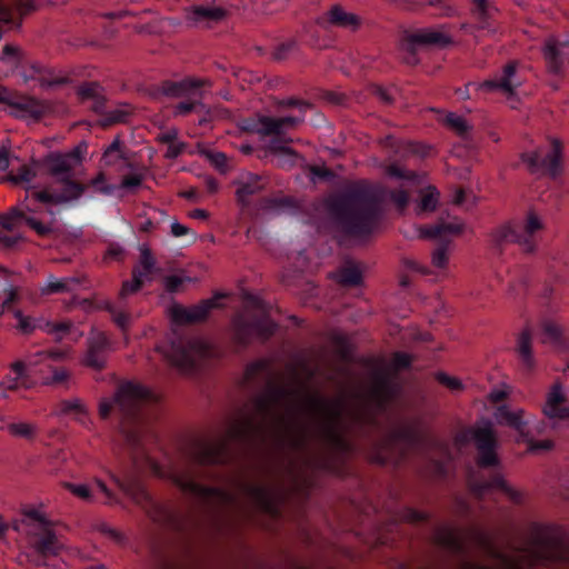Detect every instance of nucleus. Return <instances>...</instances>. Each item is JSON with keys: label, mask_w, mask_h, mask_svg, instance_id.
I'll return each instance as SVG.
<instances>
[{"label": "nucleus", "mask_w": 569, "mask_h": 569, "mask_svg": "<svg viewBox=\"0 0 569 569\" xmlns=\"http://www.w3.org/2000/svg\"><path fill=\"white\" fill-rule=\"evenodd\" d=\"M260 375L269 380L264 393L252 398L250 407L240 408L229 423L226 438L197 439L190 450L191 460L199 466L224 465L232 458L229 442H236L244 448H253L262 441L270 420L277 419L287 423L278 416L276 408L290 397L287 388L271 381L272 370L268 360L250 362L244 370V380L254 381Z\"/></svg>", "instance_id": "f257e3e1"}, {"label": "nucleus", "mask_w": 569, "mask_h": 569, "mask_svg": "<svg viewBox=\"0 0 569 569\" xmlns=\"http://www.w3.org/2000/svg\"><path fill=\"white\" fill-rule=\"evenodd\" d=\"M153 400L150 390L136 382H124L117 389L112 400L102 399L99 415L108 419L113 409L117 410L120 422V436L123 442V453L119 455L123 479L112 475L113 481L128 495L134 496L151 520L159 525L176 521V513L168 506L154 501L139 485L138 472L141 465L148 460L139 431L133 425L141 420L142 408Z\"/></svg>", "instance_id": "f03ea898"}, {"label": "nucleus", "mask_w": 569, "mask_h": 569, "mask_svg": "<svg viewBox=\"0 0 569 569\" xmlns=\"http://www.w3.org/2000/svg\"><path fill=\"white\" fill-rule=\"evenodd\" d=\"M351 420L355 435L369 442L375 450V461L381 465L395 455L405 458L410 449L427 441L425 435L413 426L402 425L385 429L378 413L371 409L352 412Z\"/></svg>", "instance_id": "7ed1b4c3"}, {"label": "nucleus", "mask_w": 569, "mask_h": 569, "mask_svg": "<svg viewBox=\"0 0 569 569\" xmlns=\"http://www.w3.org/2000/svg\"><path fill=\"white\" fill-rule=\"evenodd\" d=\"M329 212L342 233L366 238L379 224L380 200L370 186L356 184L331 200Z\"/></svg>", "instance_id": "20e7f679"}, {"label": "nucleus", "mask_w": 569, "mask_h": 569, "mask_svg": "<svg viewBox=\"0 0 569 569\" xmlns=\"http://www.w3.org/2000/svg\"><path fill=\"white\" fill-rule=\"evenodd\" d=\"M467 536L486 557L497 561V566H490L471 559L466 538L456 528L449 526L438 527L433 535V542L446 552L458 557L461 569H526L515 557L499 549L488 532L473 528L469 530Z\"/></svg>", "instance_id": "39448f33"}, {"label": "nucleus", "mask_w": 569, "mask_h": 569, "mask_svg": "<svg viewBox=\"0 0 569 569\" xmlns=\"http://www.w3.org/2000/svg\"><path fill=\"white\" fill-rule=\"evenodd\" d=\"M87 149V144L81 142L68 152H50L43 159V167L56 179L58 187L42 190L27 188L26 200L62 204L79 199L87 190V186L73 179V171L81 164Z\"/></svg>", "instance_id": "423d86ee"}, {"label": "nucleus", "mask_w": 569, "mask_h": 569, "mask_svg": "<svg viewBox=\"0 0 569 569\" xmlns=\"http://www.w3.org/2000/svg\"><path fill=\"white\" fill-rule=\"evenodd\" d=\"M305 409L316 423L317 435L332 451L341 457H348L359 450L358 445L347 437L342 400L310 395L307 397Z\"/></svg>", "instance_id": "0eeeda50"}, {"label": "nucleus", "mask_w": 569, "mask_h": 569, "mask_svg": "<svg viewBox=\"0 0 569 569\" xmlns=\"http://www.w3.org/2000/svg\"><path fill=\"white\" fill-rule=\"evenodd\" d=\"M527 553L532 563L569 566V539L559 529L536 525Z\"/></svg>", "instance_id": "6e6552de"}, {"label": "nucleus", "mask_w": 569, "mask_h": 569, "mask_svg": "<svg viewBox=\"0 0 569 569\" xmlns=\"http://www.w3.org/2000/svg\"><path fill=\"white\" fill-rule=\"evenodd\" d=\"M543 228L540 218L529 211L523 226L506 222L495 228L490 241L496 253L501 254L505 246L517 243L525 252H533L537 247V232Z\"/></svg>", "instance_id": "1a4fd4ad"}, {"label": "nucleus", "mask_w": 569, "mask_h": 569, "mask_svg": "<svg viewBox=\"0 0 569 569\" xmlns=\"http://www.w3.org/2000/svg\"><path fill=\"white\" fill-rule=\"evenodd\" d=\"M174 485L209 509L218 510L236 503V496L226 488L206 486L198 481V475L192 470H183L173 477Z\"/></svg>", "instance_id": "9d476101"}, {"label": "nucleus", "mask_w": 569, "mask_h": 569, "mask_svg": "<svg viewBox=\"0 0 569 569\" xmlns=\"http://www.w3.org/2000/svg\"><path fill=\"white\" fill-rule=\"evenodd\" d=\"M27 211L33 210L29 206H26V210L11 208L8 213L0 216V227L11 232V234L0 233L1 248L12 249L23 240V234L20 231L22 226H28L40 237H47L53 232L51 223H43L28 214Z\"/></svg>", "instance_id": "9b49d317"}, {"label": "nucleus", "mask_w": 569, "mask_h": 569, "mask_svg": "<svg viewBox=\"0 0 569 569\" xmlns=\"http://www.w3.org/2000/svg\"><path fill=\"white\" fill-rule=\"evenodd\" d=\"M521 160L531 173L558 178L562 172V144L558 139H552L548 147L538 148L530 152H523Z\"/></svg>", "instance_id": "f8f14e48"}, {"label": "nucleus", "mask_w": 569, "mask_h": 569, "mask_svg": "<svg viewBox=\"0 0 569 569\" xmlns=\"http://www.w3.org/2000/svg\"><path fill=\"white\" fill-rule=\"evenodd\" d=\"M207 353L206 343L183 337L173 339L163 351L168 362L183 373L193 372L197 369L198 359Z\"/></svg>", "instance_id": "ddd939ff"}, {"label": "nucleus", "mask_w": 569, "mask_h": 569, "mask_svg": "<svg viewBox=\"0 0 569 569\" xmlns=\"http://www.w3.org/2000/svg\"><path fill=\"white\" fill-rule=\"evenodd\" d=\"M462 224L459 222L439 221L431 226L420 228V236L428 239H439L431 254V263L437 269H445L448 263V253L451 241L446 239L447 234H459Z\"/></svg>", "instance_id": "4468645a"}, {"label": "nucleus", "mask_w": 569, "mask_h": 569, "mask_svg": "<svg viewBox=\"0 0 569 569\" xmlns=\"http://www.w3.org/2000/svg\"><path fill=\"white\" fill-rule=\"evenodd\" d=\"M233 326L234 339L242 347H247L253 337L264 342L269 340L278 329V325L267 315L254 316L251 319L239 317L234 320Z\"/></svg>", "instance_id": "2eb2a0df"}, {"label": "nucleus", "mask_w": 569, "mask_h": 569, "mask_svg": "<svg viewBox=\"0 0 569 569\" xmlns=\"http://www.w3.org/2000/svg\"><path fill=\"white\" fill-rule=\"evenodd\" d=\"M142 271L139 268H133L132 280H126L119 295V303L116 305L111 301L103 302V309L108 311L114 323L122 330H127L131 322V316L124 308V299L127 296L139 291L143 284Z\"/></svg>", "instance_id": "dca6fc26"}, {"label": "nucleus", "mask_w": 569, "mask_h": 569, "mask_svg": "<svg viewBox=\"0 0 569 569\" xmlns=\"http://www.w3.org/2000/svg\"><path fill=\"white\" fill-rule=\"evenodd\" d=\"M303 117H282L273 118L268 116H257L253 118L244 119L242 129L249 132H254L260 136L279 134L284 128H292L302 122Z\"/></svg>", "instance_id": "f3484780"}, {"label": "nucleus", "mask_w": 569, "mask_h": 569, "mask_svg": "<svg viewBox=\"0 0 569 569\" xmlns=\"http://www.w3.org/2000/svg\"><path fill=\"white\" fill-rule=\"evenodd\" d=\"M477 449V465L480 468H495L500 465L496 452L498 441L491 426L478 428L473 433Z\"/></svg>", "instance_id": "a211bd4d"}, {"label": "nucleus", "mask_w": 569, "mask_h": 569, "mask_svg": "<svg viewBox=\"0 0 569 569\" xmlns=\"http://www.w3.org/2000/svg\"><path fill=\"white\" fill-rule=\"evenodd\" d=\"M223 297V295L217 293L210 299L201 300L198 305H194L191 308L173 305L170 310L171 318L177 323H196L203 321L212 309L220 307L218 301Z\"/></svg>", "instance_id": "6ab92c4d"}, {"label": "nucleus", "mask_w": 569, "mask_h": 569, "mask_svg": "<svg viewBox=\"0 0 569 569\" xmlns=\"http://www.w3.org/2000/svg\"><path fill=\"white\" fill-rule=\"evenodd\" d=\"M27 539L30 547L41 557H50L59 555L62 545L58 540L56 532L51 526L27 529Z\"/></svg>", "instance_id": "aec40b11"}, {"label": "nucleus", "mask_w": 569, "mask_h": 569, "mask_svg": "<svg viewBox=\"0 0 569 569\" xmlns=\"http://www.w3.org/2000/svg\"><path fill=\"white\" fill-rule=\"evenodd\" d=\"M227 17V10L214 4H198L186 9L184 20L190 27H211Z\"/></svg>", "instance_id": "412c9836"}, {"label": "nucleus", "mask_w": 569, "mask_h": 569, "mask_svg": "<svg viewBox=\"0 0 569 569\" xmlns=\"http://www.w3.org/2000/svg\"><path fill=\"white\" fill-rule=\"evenodd\" d=\"M202 86V81L193 79H183L181 81L164 80L150 88V96L154 99L183 98L193 93Z\"/></svg>", "instance_id": "4be33fe9"}, {"label": "nucleus", "mask_w": 569, "mask_h": 569, "mask_svg": "<svg viewBox=\"0 0 569 569\" xmlns=\"http://www.w3.org/2000/svg\"><path fill=\"white\" fill-rule=\"evenodd\" d=\"M237 186L236 198L242 208L250 206V199L266 189V179L257 173L242 172L233 181Z\"/></svg>", "instance_id": "5701e85b"}, {"label": "nucleus", "mask_w": 569, "mask_h": 569, "mask_svg": "<svg viewBox=\"0 0 569 569\" xmlns=\"http://www.w3.org/2000/svg\"><path fill=\"white\" fill-rule=\"evenodd\" d=\"M317 24L326 30L331 27L357 30L361 20L357 14L347 12L341 6L335 4L328 12L317 19Z\"/></svg>", "instance_id": "b1692460"}, {"label": "nucleus", "mask_w": 569, "mask_h": 569, "mask_svg": "<svg viewBox=\"0 0 569 569\" xmlns=\"http://www.w3.org/2000/svg\"><path fill=\"white\" fill-rule=\"evenodd\" d=\"M407 49L413 53L417 47H447L451 39L446 33L435 29H420L405 38Z\"/></svg>", "instance_id": "393cba45"}, {"label": "nucleus", "mask_w": 569, "mask_h": 569, "mask_svg": "<svg viewBox=\"0 0 569 569\" xmlns=\"http://www.w3.org/2000/svg\"><path fill=\"white\" fill-rule=\"evenodd\" d=\"M243 490L253 500L256 506L273 518L279 517L280 511L273 490L260 483H244Z\"/></svg>", "instance_id": "a878e982"}, {"label": "nucleus", "mask_w": 569, "mask_h": 569, "mask_svg": "<svg viewBox=\"0 0 569 569\" xmlns=\"http://www.w3.org/2000/svg\"><path fill=\"white\" fill-rule=\"evenodd\" d=\"M109 339L103 332H97L88 339V349L84 363L96 370H101L106 365L109 350Z\"/></svg>", "instance_id": "bb28decb"}, {"label": "nucleus", "mask_w": 569, "mask_h": 569, "mask_svg": "<svg viewBox=\"0 0 569 569\" xmlns=\"http://www.w3.org/2000/svg\"><path fill=\"white\" fill-rule=\"evenodd\" d=\"M567 398L562 392V385L556 382L547 395V401L543 407V413L551 419H561L569 421V406L566 405Z\"/></svg>", "instance_id": "cd10ccee"}, {"label": "nucleus", "mask_w": 569, "mask_h": 569, "mask_svg": "<svg viewBox=\"0 0 569 569\" xmlns=\"http://www.w3.org/2000/svg\"><path fill=\"white\" fill-rule=\"evenodd\" d=\"M566 42L558 41L555 37H549L543 46V58L549 72L559 74L565 67L566 54L562 47Z\"/></svg>", "instance_id": "c85d7f7f"}, {"label": "nucleus", "mask_w": 569, "mask_h": 569, "mask_svg": "<svg viewBox=\"0 0 569 569\" xmlns=\"http://www.w3.org/2000/svg\"><path fill=\"white\" fill-rule=\"evenodd\" d=\"M517 61L508 62L499 78L487 80L482 83V87L487 90H501L506 93H513L515 89L520 84L516 81L517 73Z\"/></svg>", "instance_id": "c756f323"}, {"label": "nucleus", "mask_w": 569, "mask_h": 569, "mask_svg": "<svg viewBox=\"0 0 569 569\" xmlns=\"http://www.w3.org/2000/svg\"><path fill=\"white\" fill-rule=\"evenodd\" d=\"M16 317L19 320L18 328L23 333H31L36 328H38V325L36 323V321L32 318L23 317L21 315V312H17ZM39 328H41L42 330H44L46 332H48L50 335H54L58 340H61L70 331L71 323H69V322L53 323V322L47 321L43 327L39 325Z\"/></svg>", "instance_id": "7c9ffc66"}, {"label": "nucleus", "mask_w": 569, "mask_h": 569, "mask_svg": "<svg viewBox=\"0 0 569 569\" xmlns=\"http://www.w3.org/2000/svg\"><path fill=\"white\" fill-rule=\"evenodd\" d=\"M11 370L16 373L14 377L7 376L0 382V389L4 391H16L20 387L30 389L33 386L32 379L29 377L26 370V363L23 361H16L11 365Z\"/></svg>", "instance_id": "2f4dec72"}, {"label": "nucleus", "mask_w": 569, "mask_h": 569, "mask_svg": "<svg viewBox=\"0 0 569 569\" xmlns=\"http://www.w3.org/2000/svg\"><path fill=\"white\" fill-rule=\"evenodd\" d=\"M516 351L523 369L531 371L536 366V360L532 353V333L530 329L526 328L519 333Z\"/></svg>", "instance_id": "473e14b6"}, {"label": "nucleus", "mask_w": 569, "mask_h": 569, "mask_svg": "<svg viewBox=\"0 0 569 569\" xmlns=\"http://www.w3.org/2000/svg\"><path fill=\"white\" fill-rule=\"evenodd\" d=\"M496 418L499 423L515 429L521 437L527 436L528 421L523 419V410L511 411L507 406H500L497 409Z\"/></svg>", "instance_id": "72a5a7b5"}, {"label": "nucleus", "mask_w": 569, "mask_h": 569, "mask_svg": "<svg viewBox=\"0 0 569 569\" xmlns=\"http://www.w3.org/2000/svg\"><path fill=\"white\" fill-rule=\"evenodd\" d=\"M66 356L67 351L60 349L41 350L27 356L26 360L22 361L26 363V370L31 378L32 373L41 372V370L37 369L39 365L46 361H60L63 360Z\"/></svg>", "instance_id": "f704fd0d"}, {"label": "nucleus", "mask_w": 569, "mask_h": 569, "mask_svg": "<svg viewBox=\"0 0 569 569\" xmlns=\"http://www.w3.org/2000/svg\"><path fill=\"white\" fill-rule=\"evenodd\" d=\"M80 284V279L77 277H66L58 279L53 276H49L43 287H41V293L44 296L58 295V293H70L74 291Z\"/></svg>", "instance_id": "c9c22d12"}, {"label": "nucleus", "mask_w": 569, "mask_h": 569, "mask_svg": "<svg viewBox=\"0 0 569 569\" xmlns=\"http://www.w3.org/2000/svg\"><path fill=\"white\" fill-rule=\"evenodd\" d=\"M102 88L97 82H86L78 88V96L81 100H92L93 110L102 112L106 106V98L102 94Z\"/></svg>", "instance_id": "e433bc0d"}, {"label": "nucleus", "mask_w": 569, "mask_h": 569, "mask_svg": "<svg viewBox=\"0 0 569 569\" xmlns=\"http://www.w3.org/2000/svg\"><path fill=\"white\" fill-rule=\"evenodd\" d=\"M490 489H499L507 493L515 501H518L520 498V495L511 487H509L500 473H493L489 480H483L476 485V490L479 495H482Z\"/></svg>", "instance_id": "4c0bfd02"}, {"label": "nucleus", "mask_w": 569, "mask_h": 569, "mask_svg": "<svg viewBox=\"0 0 569 569\" xmlns=\"http://www.w3.org/2000/svg\"><path fill=\"white\" fill-rule=\"evenodd\" d=\"M398 388L388 379H381L375 390L376 406L379 411H385L388 405L397 396Z\"/></svg>", "instance_id": "58836bf2"}, {"label": "nucleus", "mask_w": 569, "mask_h": 569, "mask_svg": "<svg viewBox=\"0 0 569 569\" xmlns=\"http://www.w3.org/2000/svg\"><path fill=\"white\" fill-rule=\"evenodd\" d=\"M338 281L345 287H358L362 282V272L353 262H347L339 270Z\"/></svg>", "instance_id": "ea45409f"}, {"label": "nucleus", "mask_w": 569, "mask_h": 569, "mask_svg": "<svg viewBox=\"0 0 569 569\" xmlns=\"http://www.w3.org/2000/svg\"><path fill=\"white\" fill-rule=\"evenodd\" d=\"M290 429L293 432L291 438V445L295 449H305L310 438V429L306 425L295 421L290 425Z\"/></svg>", "instance_id": "a19ab883"}, {"label": "nucleus", "mask_w": 569, "mask_h": 569, "mask_svg": "<svg viewBox=\"0 0 569 569\" xmlns=\"http://www.w3.org/2000/svg\"><path fill=\"white\" fill-rule=\"evenodd\" d=\"M542 341L550 342L557 347H563L562 329L552 321H545L542 323Z\"/></svg>", "instance_id": "79ce46f5"}, {"label": "nucleus", "mask_w": 569, "mask_h": 569, "mask_svg": "<svg viewBox=\"0 0 569 569\" xmlns=\"http://www.w3.org/2000/svg\"><path fill=\"white\" fill-rule=\"evenodd\" d=\"M295 201L290 197H263L260 199V209L266 211H278L283 208H293Z\"/></svg>", "instance_id": "37998d69"}, {"label": "nucleus", "mask_w": 569, "mask_h": 569, "mask_svg": "<svg viewBox=\"0 0 569 569\" xmlns=\"http://www.w3.org/2000/svg\"><path fill=\"white\" fill-rule=\"evenodd\" d=\"M23 517L22 525L26 526V530L29 528H38V525H42L43 527L51 526V522L37 509L26 510Z\"/></svg>", "instance_id": "c03bdc74"}, {"label": "nucleus", "mask_w": 569, "mask_h": 569, "mask_svg": "<svg viewBox=\"0 0 569 569\" xmlns=\"http://www.w3.org/2000/svg\"><path fill=\"white\" fill-rule=\"evenodd\" d=\"M289 0H254L253 9L261 13L271 14L284 8Z\"/></svg>", "instance_id": "a18cd8bd"}, {"label": "nucleus", "mask_w": 569, "mask_h": 569, "mask_svg": "<svg viewBox=\"0 0 569 569\" xmlns=\"http://www.w3.org/2000/svg\"><path fill=\"white\" fill-rule=\"evenodd\" d=\"M439 193L435 187H429L426 192L421 194L419 202L420 211H433L438 204Z\"/></svg>", "instance_id": "49530a36"}, {"label": "nucleus", "mask_w": 569, "mask_h": 569, "mask_svg": "<svg viewBox=\"0 0 569 569\" xmlns=\"http://www.w3.org/2000/svg\"><path fill=\"white\" fill-rule=\"evenodd\" d=\"M156 260L148 248H142L140 252V266L138 267L142 271V278H149L154 271Z\"/></svg>", "instance_id": "de8ad7c7"}, {"label": "nucleus", "mask_w": 569, "mask_h": 569, "mask_svg": "<svg viewBox=\"0 0 569 569\" xmlns=\"http://www.w3.org/2000/svg\"><path fill=\"white\" fill-rule=\"evenodd\" d=\"M7 430L16 437H21L26 439H32L36 433V428L30 423H8Z\"/></svg>", "instance_id": "09e8293b"}, {"label": "nucleus", "mask_w": 569, "mask_h": 569, "mask_svg": "<svg viewBox=\"0 0 569 569\" xmlns=\"http://www.w3.org/2000/svg\"><path fill=\"white\" fill-rule=\"evenodd\" d=\"M36 177L33 168L21 166L16 173L9 174V180L14 184L30 183Z\"/></svg>", "instance_id": "8fccbe9b"}, {"label": "nucleus", "mask_w": 569, "mask_h": 569, "mask_svg": "<svg viewBox=\"0 0 569 569\" xmlns=\"http://www.w3.org/2000/svg\"><path fill=\"white\" fill-rule=\"evenodd\" d=\"M204 108V103H202L200 100H184L180 101L174 107V116H186L191 112H200Z\"/></svg>", "instance_id": "3c124183"}, {"label": "nucleus", "mask_w": 569, "mask_h": 569, "mask_svg": "<svg viewBox=\"0 0 569 569\" xmlns=\"http://www.w3.org/2000/svg\"><path fill=\"white\" fill-rule=\"evenodd\" d=\"M446 124H448L450 128H452L459 136H465L470 130L469 124L467 121L456 113L449 112L446 116Z\"/></svg>", "instance_id": "603ef678"}, {"label": "nucleus", "mask_w": 569, "mask_h": 569, "mask_svg": "<svg viewBox=\"0 0 569 569\" xmlns=\"http://www.w3.org/2000/svg\"><path fill=\"white\" fill-rule=\"evenodd\" d=\"M287 128L282 130L279 134H272L273 137L270 139L267 149L274 153H283L293 156L292 149L286 146V141L282 139V134Z\"/></svg>", "instance_id": "864d4df0"}, {"label": "nucleus", "mask_w": 569, "mask_h": 569, "mask_svg": "<svg viewBox=\"0 0 569 569\" xmlns=\"http://www.w3.org/2000/svg\"><path fill=\"white\" fill-rule=\"evenodd\" d=\"M189 277H180V276H167L163 280L164 288L169 293H177L180 291L183 283L190 281Z\"/></svg>", "instance_id": "5fc2aeb1"}, {"label": "nucleus", "mask_w": 569, "mask_h": 569, "mask_svg": "<svg viewBox=\"0 0 569 569\" xmlns=\"http://www.w3.org/2000/svg\"><path fill=\"white\" fill-rule=\"evenodd\" d=\"M477 19V23L475 24V31L476 32H487V33H495L496 28L491 24L489 20V12H483L475 14Z\"/></svg>", "instance_id": "6e6d98bb"}, {"label": "nucleus", "mask_w": 569, "mask_h": 569, "mask_svg": "<svg viewBox=\"0 0 569 569\" xmlns=\"http://www.w3.org/2000/svg\"><path fill=\"white\" fill-rule=\"evenodd\" d=\"M297 48V41L291 39L286 42L278 44L273 51V58L276 60L286 59L287 56Z\"/></svg>", "instance_id": "4d7b16f0"}, {"label": "nucleus", "mask_w": 569, "mask_h": 569, "mask_svg": "<svg viewBox=\"0 0 569 569\" xmlns=\"http://www.w3.org/2000/svg\"><path fill=\"white\" fill-rule=\"evenodd\" d=\"M130 116V111L124 109H114L106 114V124L124 122Z\"/></svg>", "instance_id": "13d9d810"}, {"label": "nucleus", "mask_w": 569, "mask_h": 569, "mask_svg": "<svg viewBox=\"0 0 569 569\" xmlns=\"http://www.w3.org/2000/svg\"><path fill=\"white\" fill-rule=\"evenodd\" d=\"M437 380L452 391L462 389V383L459 379L450 377L445 372H439L437 375Z\"/></svg>", "instance_id": "bf43d9fd"}, {"label": "nucleus", "mask_w": 569, "mask_h": 569, "mask_svg": "<svg viewBox=\"0 0 569 569\" xmlns=\"http://www.w3.org/2000/svg\"><path fill=\"white\" fill-rule=\"evenodd\" d=\"M391 201L399 208L405 209L409 203V194L403 189H396L390 192Z\"/></svg>", "instance_id": "052dcab7"}, {"label": "nucleus", "mask_w": 569, "mask_h": 569, "mask_svg": "<svg viewBox=\"0 0 569 569\" xmlns=\"http://www.w3.org/2000/svg\"><path fill=\"white\" fill-rule=\"evenodd\" d=\"M197 113L200 116V118L198 120V124L200 127H208L213 121V119L218 116L219 110L209 108L204 104V108L200 112H197Z\"/></svg>", "instance_id": "680f3d73"}, {"label": "nucleus", "mask_w": 569, "mask_h": 569, "mask_svg": "<svg viewBox=\"0 0 569 569\" xmlns=\"http://www.w3.org/2000/svg\"><path fill=\"white\" fill-rule=\"evenodd\" d=\"M48 368L52 371V377L50 380H47L46 383H62L69 378V373L63 368H56L51 365Z\"/></svg>", "instance_id": "e2e57ef3"}, {"label": "nucleus", "mask_w": 569, "mask_h": 569, "mask_svg": "<svg viewBox=\"0 0 569 569\" xmlns=\"http://www.w3.org/2000/svg\"><path fill=\"white\" fill-rule=\"evenodd\" d=\"M142 183V176L141 174H128V176H124L122 181H121V187L123 189H136L138 187H140Z\"/></svg>", "instance_id": "0e129e2a"}, {"label": "nucleus", "mask_w": 569, "mask_h": 569, "mask_svg": "<svg viewBox=\"0 0 569 569\" xmlns=\"http://www.w3.org/2000/svg\"><path fill=\"white\" fill-rule=\"evenodd\" d=\"M68 488L73 495L81 499L89 500L91 498V491L89 487L84 485L68 483Z\"/></svg>", "instance_id": "69168bd1"}, {"label": "nucleus", "mask_w": 569, "mask_h": 569, "mask_svg": "<svg viewBox=\"0 0 569 569\" xmlns=\"http://www.w3.org/2000/svg\"><path fill=\"white\" fill-rule=\"evenodd\" d=\"M3 61H17L19 58V50L12 44H6L0 56Z\"/></svg>", "instance_id": "338daca9"}, {"label": "nucleus", "mask_w": 569, "mask_h": 569, "mask_svg": "<svg viewBox=\"0 0 569 569\" xmlns=\"http://www.w3.org/2000/svg\"><path fill=\"white\" fill-rule=\"evenodd\" d=\"M61 410L64 413L82 412L83 408H82L81 402L78 399H73V400H63L61 402Z\"/></svg>", "instance_id": "774afa93"}]
</instances>
